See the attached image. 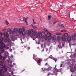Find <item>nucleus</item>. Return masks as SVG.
I'll use <instances>...</instances> for the list:
<instances>
[{
  "mask_svg": "<svg viewBox=\"0 0 76 76\" xmlns=\"http://www.w3.org/2000/svg\"><path fill=\"white\" fill-rule=\"evenodd\" d=\"M74 35L75 37H76V33H74Z\"/></svg>",
  "mask_w": 76,
  "mask_h": 76,
  "instance_id": "79ce46f5",
  "label": "nucleus"
},
{
  "mask_svg": "<svg viewBox=\"0 0 76 76\" xmlns=\"http://www.w3.org/2000/svg\"><path fill=\"white\" fill-rule=\"evenodd\" d=\"M53 21L52 20H50V21L49 23L50 24H52V23H53Z\"/></svg>",
  "mask_w": 76,
  "mask_h": 76,
  "instance_id": "72a5a7b5",
  "label": "nucleus"
},
{
  "mask_svg": "<svg viewBox=\"0 0 76 76\" xmlns=\"http://www.w3.org/2000/svg\"><path fill=\"white\" fill-rule=\"evenodd\" d=\"M43 32L44 34H45V32L43 31Z\"/></svg>",
  "mask_w": 76,
  "mask_h": 76,
  "instance_id": "e2e57ef3",
  "label": "nucleus"
},
{
  "mask_svg": "<svg viewBox=\"0 0 76 76\" xmlns=\"http://www.w3.org/2000/svg\"><path fill=\"white\" fill-rule=\"evenodd\" d=\"M49 58H51V59H53V56H52V55H50V56L49 57Z\"/></svg>",
  "mask_w": 76,
  "mask_h": 76,
  "instance_id": "7c9ffc66",
  "label": "nucleus"
},
{
  "mask_svg": "<svg viewBox=\"0 0 76 76\" xmlns=\"http://www.w3.org/2000/svg\"><path fill=\"white\" fill-rule=\"evenodd\" d=\"M37 31L35 30L33 32V31H31V29H29L28 33V36H29L30 35L31 37V38H33V40H35V39L34 38V37H33V35L34 36H35L37 35Z\"/></svg>",
  "mask_w": 76,
  "mask_h": 76,
  "instance_id": "f03ea898",
  "label": "nucleus"
},
{
  "mask_svg": "<svg viewBox=\"0 0 76 76\" xmlns=\"http://www.w3.org/2000/svg\"><path fill=\"white\" fill-rule=\"evenodd\" d=\"M57 39L58 40V41L59 42L60 41V38L59 36H58L57 37Z\"/></svg>",
  "mask_w": 76,
  "mask_h": 76,
  "instance_id": "aec40b11",
  "label": "nucleus"
},
{
  "mask_svg": "<svg viewBox=\"0 0 76 76\" xmlns=\"http://www.w3.org/2000/svg\"><path fill=\"white\" fill-rule=\"evenodd\" d=\"M58 47L59 48H62V46L61 45H58Z\"/></svg>",
  "mask_w": 76,
  "mask_h": 76,
  "instance_id": "cd10ccee",
  "label": "nucleus"
},
{
  "mask_svg": "<svg viewBox=\"0 0 76 76\" xmlns=\"http://www.w3.org/2000/svg\"><path fill=\"white\" fill-rule=\"evenodd\" d=\"M68 16H69L70 18V13H68Z\"/></svg>",
  "mask_w": 76,
  "mask_h": 76,
  "instance_id": "37998d69",
  "label": "nucleus"
},
{
  "mask_svg": "<svg viewBox=\"0 0 76 76\" xmlns=\"http://www.w3.org/2000/svg\"><path fill=\"white\" fill-rule=\"evenodd\" d=\"M3 74H4V73H3Z\"/></svg>",
  "mask_w": 76,
  "mask_h": 76,
  "instance_id": "774afa93",
  "label": "nucleus"
},
{
  "mask_svg": "<svg viewBox=\"0 0 76 76\" xmlns=\"http://www.w3.org/2000/svg\"><path fill=\"white\" fill-rule=\"evenodd\" d=\"M0 35L1 36V35H3V33L1 32H0Z\"/></svg>",
  "mask_w": 76,
  "mask_h": 76,
  "instance_id": "a19ab883",
  "label": "nucleus"
},
{
  "mask_svg": "<svg viewBox=\"0 0 76 76\" xmlns=\"http://www.w3.org/2000/svg\"><path fill=\"white\" fill-rule=\"evenodd\" d=\"M52 39L53 40H54V41H56V39H57V37L56 36H54L53 37Z\"/></svg>",
  "mask_w": 76,
  "mask_h": 76,
  "instance_id": "f3484780",
  "label": "nucleus"
},
{
  "mask_svg": "<svg viewBox=\"0 0 76 76\" xmlns=\"http://www.w3.org/2000/svg\"><path fill=\"white\" fill-rule=\"evenodd\" d=\"M56 22H57V20H56L53 23V25H55Z\"/></svg>",
  "mask_w": 76,
  "mask_h": 76,
  "instance_id": "f704fd0d",
  "label": "nucleus"
},
{
  "mask_svg": "<svg viewBox=\"0 0 76 76\" xmlns=\"http://www.w3.org/2000/svg\"><path fill=\"white\" fill-rule=\"evenodd\" d=\"M56 67L57 66L56 65L55 66V68H53V71H51L50 72H49L48 74L47 75V76H49L50 75H57V72H61V73L62 72V70H61V69L62 68H61L59 69H58L56 68Z\"/></svg>",
  "mask_w": 76,
  "mask_h": 76,
  "instance_id": "f257e3e1",
  "label": "nucleus"
},
{
  "mask_svg": "<svg viewBox=\"0 0 76 76\" xmlns=\"http://www.w3.org/2000/svg\"><path fill=\"white\" fill-rule=\"evenodd\" d=\"M67 31L64 30H63L62 31H61V32H66Z\"/></svg>",
  "mask_w": 76,
  "mask_h": 76,
  "instance_id": "473e14b6",
  "label": "nucleus"
},
{
  "mask_svg": "<svg viewBox=\"0 0 76 76\" xmlns=\"http://www.w3.org/2000/svg\"><path fill=\"white\" fill-rule=\"evenodd\" d=\"M5 30H5V29H4V30H3V31H5Z\"/></svg>",
  "mask_w": 76,
  "mask_h": 76,
  "instance_id": "052dcab7",
  "label": "nucleus"
},
{
  "mask_svg": "<svg viewBox=\"0 0 76 76\" xmlns=\"http://www.w3.org/2000/svg\"><path fill=\"white\" fill-rule=\"evenodd\" d=\"M37 44H40V43L39 42H38Z\"/></svg>",
  "mask_w": 76,
  "mask_h": 76,
  "instance_id": "5fc2aeb1",
  "label": "nucleus"
},
{
  "mask_svg": "<svg viewBox=\"0 0 76 76\" xmlns=\"http://www.w3.org/2000/svg\"><path fill=\"white\" fill-rule=\"evenodd\" d=\"M67 39L68 42H70V41H71V40L72 39L71 37L70 36H69L67 37Z\"/></svg>",
  "mask_w": 76,
  "mask_h": 76,
  "instance_id": "ddd939ff",
  "label": "nucleus"
},
{
  "mask_svg": "<svg viewBox=\"0 0 76 76\" xmlns=\"http://www.w3.org/2000/svg\"><path fill=\"white\" fill-rule=\"evenodd\" d=\"M62 40L63 41H66V38L64 37H62Z\"/></svg>",
  "mask_w": 76,
  "mask_h": 76,
  "instance_id": "a211bd4d",
  "label": "nucleus"
},
{
  "mask_svg": "<svg viewBox=\"0 0 76 76\" xmlns=\"http://www.w3.org/2000/svg\"><path fill=\"white\" fill-rule=\"evenodd\" d=\"M40 58H37L36 59H35V61H38V60L40 59Z\"/></svg>",
  "mask_w": 76,
  "mask_h": 76,
  "instance_id": "b1692460",
  "label": "nucleus"
},
{
  "mask_svg": "<svg viewBox=\"0 0 76 76\" xmlns=\"http://www.w3.org/2000/svg\"><path fill=\"white\" fill-rule=\"evenodd\" d=\"M31 27H33V25L31 24Z\"/></svg>",
  "mask_w": 76,
  "mask_h": 76,
  "instance_id": "6e6d98bb",
  "label": "nucleus"
},
{
  "mask_svg": "<svg viewBox=\"0 0 76 76\" xmlns=\"http://www.w3.org/2000/svg\"><path fill=\"white\" fill-rule=\"evenodd\" d=\"M44 31H45V32H48V30H47L46 29H44Z\"/></svg>",
  "mask_w": 76,
  "mask_h": 76,
  "instance_id": "58836bf2",
  "label": "nucleus"
},
{
  "mask_svg": "<svg viewBox=\"0 0 76 76\" xmlns=\"http://www.w3.org/2000/svg\"><path fill=\"white\" fill-rule=\"evenodd\" d=\"M4 47H5L4 44H2L1 45H0V49L2 53L4 52Z\"/></svg>",
  "mask_w": 76,
  "mask_h": 76,
  "instance_id": "20e7f679",
  "label": "nucleus"
},
{
  "mask_svg": "<svg viewBox=\"0 0 76 76\" xmlns=\"http://www.w3.org/2000/svg\"><path fill=\"white\" fill-rule=\"evenodd\" d=\"M39 37V38H42V37L43 38H44V36L42 37V33L40 32V33H38L36 35V37L38 38V37Z\"/></svg>",
  "mask_w": 76,
  "mask_h": 76,
  "instance_id": "39448f33",
  "label": "nucleus"
},
{
  "mask_svg": "<svg viewBox=\"0 0 76 76\" xmlns=\"http://www.w3.org/2000/svg\"><path fill=\"white\" fill-rule=\"evenodd\" d=\"M48 18L49 19V20H50L51 18V15H48Z\"/></svg>",
  "mask_w": 76,
  "mask_h": 76,
  "instance_id": "c85d7f7f",
  "label": "nucleus"
},
{
  "mask_svg": "<svg viewBox=\"0 0 76 76\" xmlns=\"http://www.w3.org/2000/svg\"><path fill=\"white\" fill-rule=\"evenodd\" d=\"M45 65H48V64L47 63H46L45 64Z\"/></svg>",
  "mask_w": 76,
  "mask_h": 76,
  "instance_id": "4d7b16f0",
  "label": "nucleus"
},
{
  "mask_svg": "<svg viewBox=\"0 0 76 76\" xmlns=\"http://www.w3.org/2000/svg\"><path fill=\"white\" fill-rule=\"evenodd\" d=\"M2 71H3L0 70V76L2 75Z\"/></svg>",
  "mask_w": 76,
  "mask_h": 76,
  "instance_id": "2f4dec72",
  "label": "nucleus"
},
{
  "mask_svg": "<svg viewBox=\"0 0 76 76\" xmlns=\"http://www.w3.org/2000/svg\"><path fill=\"white\" fill-rule=\"evenodd\" d=\"M28 19V17H27L26 18V20H27Z\"/></svg>",
  "mask_w": 76,
  "mask_h": 76,
  "instance_id": "864d4df0",
  "label": "nucleus"
},
{
  "mask_svg": "<svg viewBox=\"0 0 76 76\" xmlns=\"http://www.w3.org/2000/svg\"><path fill=\"white\" fill-rule=\"evenodd\" d=\"M46 51H48V49L46 48Z\"/></svg>",
  "mask_w": 76,
  "mask_h": 76,
  "instance_id": "680f3d73",
  "label": "nucleus"
},
{
  "mask_svg": "<svg viewBox=\"0 0 76 76\" xmlns=\"http://www.w3.org/2000/svg\"><path fill=\"white\" fill-rule=\"evenodd\" d=\"M15 63H13V66H14V65H15Z\"/></svg>",
  "mask_w": 76,
  "mask_h": 76,
  "instance_id": "bf43d9fd",
  "label": "nucleus"
},
{
  "mask_svg": "<svg viewBox=\"0 0 76 76\" xmlns=\"http://www.w3.org/2000/svg\"><path fill=\"white\" fill-rule=\"evenodd\" d=\"M14 31L15 33H17L18 32V29L17 28H15L14 29Z\"/></svg>",
  "mask_w": 76,
  "mask_h": 76,
  "instance_id": "2eb2a0df",
  "label": "nucleus"
},
{
  "mask_svg": "<svg viewBox=\"0 0 76 76\" xmlns=\"http://www.w3.org/2000/svg\"><path fill=\"white\" fill-rule=\"evenodd\" d=\"M51 38H52V36H51V35H49L48 37V40H50Z\"/></svg>",
  "mask_w": 76,
  "mask_h": 76,
  "instance_id": "dca6fc26",
  "label": "nucleus"
},
{
  "mask_svg": "<svg viewBox=\"0 0 76 76\" xmlns=\"http://www.w3.org/2000/svg\"><path fill=\"white\" fill-rule=\"evenodd\" d=\"M70 70L71 72H75V69L73 68H71Z\"/></svg>",
  "mask_w": 76,
  "mask_h": 76,
  "instance_id": "393cba45",
  "label": "nucleus"
},
{
  "mask_svg": "<svg viewBox=\"0 0 76 76\" xmlns=\"http://www.w3.org/2000/svg\"><path fill=\"white\" fill-rule=\"evenodd\" d=\"M4 69L5 72H7V69L5 68H4Z\"/></svg>",
  "mask_w": 76,
  "mask_h": 76,
  "instance_id": "c9c22d12",
  "label": "nucleus"
},
{
  "mask_svg": "<svg viewBox=\"0 0 76 76\" xmlns=\"http://www.w3.org/2000/svg\"><path fill=\"white\" fill-rule=\"evenodd\" d=\"M5 23H6V24H7V25H9V23L7 21H6L5 22Z\"/></svg>",
  "mask_w": 76,
  "mask_h": 76,
  "instance_id": "c756f323",
  "label": "nucleus"
},
{
  "mask_svg": "<svg viewBox=\"0 0 76 76\" xmlns=\"http://www.w3.org/2000/svg\"><path fill=\"white\" fill-rule=\"evenodd\" d=\"M22 29L21 28H20L19 30H18V32L19 33V34L21 35L22 34Z\"/></svg>",
  "mask_w": 76,
  "mask_h": 76,
  "instance_id": "f8f14e48",
  "label": "nucleus"
},
{
  "mask_svg": "<svg viewBox=\"0 0 76 76\" xmlns=\"http://www.w3.org/2000/svg\"><path fill=\"white\" fill-rule=\"evenodd\" d=\"M23 22H25L26 23V25H28V23L27 22V20H26V18H23Z\"/></svg>",
  "mask_w": 76,
  "mask_h": 76,
  "instance_id": "4468645a",
  "label": "nucleus"
},
{
  "mask_svg": "<svg viewBox=\"0 0 76 76\" xmlns=\"http://www.w3.org/2000/svg\"><path fill=\"white\" fill-rule=\"evenodd\" d=\"M56 35H60V33H56Z\"/></svg>",
  "mask_w": 76,
  "mask_h": 76,
  "instance_id": "e433bc0d",
  "label": "nucleus"
},
{
  "mask_svg": "<svg viewBox=\"0 0 76 76\" xmlns=\"http://www.w3.org/2000/svg\"><path fill=\"white\" fill-rule=\"evenodd\" d=\"M3 63L2 61H1L0 62V70L1 71H3L4 69H5L6 67L5 65L3 66Z\"/></svg>",
  "mask_w": 76,
  "mask_h": 76,
  "instance_id": "7ed1b4c3",
  "label": "nucleus"
},
{
  "mask_svg": "<svg viewBox=\"0 0 76 76\" xmlns=\"http://www.w3.org/2000/svg\"><path fill=\"white\" fill-rule=\"evenodd\" d=\"M52 59H53V60H54V61H55V62H56V61H57V59L56 58H53Z\"/></svg>",
  "mask_w": 76,
  "mask_h": 76,
  "instance_id": "a878e982",
  "label": "nucleus"
},
{
  "mask_svg": "<svg viewBox=\"0 0 76 76\" xmlns=\"http://www.w3.org/2000/svg\"><path fill=\"white\" fill-rule=\"evenodd\" d=\"M23 30L22 31V35H23V36H25V35H26V31H25V29H24V28H25V27H23Z\"/></svg>",
  "mask_w": 76,
  "mask_h": 76,
  "instance_id": "1a4fd4ad",
  "label": "nucleus"
},
{
  "mask_svg": "<svg viewBox=\"0 0 76 76\" xmlns=\"http://www.w3.org/2000/svg\"><path fill=\"white\" fill-rule=\"evenodd\" d=\"M5 34H6L5 33H3V35H4V36H5Z\"/></svg>",
  "mask_w": 76,
  "mask_h": 76,
  "instance_id": "3c124183",
  "label": "nucleus"
},
{
  "mask_svg": "<svg viewBox=\"0 0 76 76\" xmlns=\"http://www.w3.org/2000/svg\"><path fill=\"white\" fill-rule=\"evenodd\" d=\"M45 39L46 40H47V39H48V36L47 35H45Z\"/></svg>",
  "mask_w": 76,
  "mask_h": 76,
  "instance_id": "6ab92c4d",
  "label": "nucleus"
},
{
  "mask_svg": "<svg viewBox=\"0 0 76 76\" xmlns=\"http://www.w3.org/2000/svg\"><path fill=\"white\" fill-rule=\"evenodd\" d=\"M13 66V65H11V67H12Z\"/></svg>",
  "mask_w": 76,
  "mask_h": 76,
  "instance_id": "13d9d810",
  "label": "nucleus"
},
{
  "mask_svg": "<svg viewBox=\"0 0 76 76\" xmlns=\"http://www.w3.org/2000/svg\"><path fill=\"white\" fill-rule=\"evenodd\" d=\"M37 26H34L33 28H34V29H35L36 28H37Z\"/></svg>",
  "mask_w": 76,
  "mask_h": 76,
  "instance_id": "ea45409f",
  "label": "nucleus"
},
{
  "mask_svg": "<svg viewBox=\"0 0 76 76\" xmlns=\"http://www.w3.org/2000/svg\"><path fill=\"white\" fill-rule=\"evenodd\" d=\"M36 57H37V55H34L33 58V59H34V60H35L36 59L35 58H36Z\"/></svg>",
  "mask_w": 76,
  "mask_h": 76,
  "instance_id": "412c9836",
  "label": "nucleus"
},
{
  "mask_svg": "<svg viewBox=\"0 0 76 76\" xmlns=\"http://www.w3.org/2000/svg\"><path fill=\"white\" fill-rule=\"evenodd\" d=\"M11 57H12V58H13V56H12Z\"/></svg>",
  "mask_w": 76,
  "mask_h": 76,
  "instance_id": "0e129e2a",
  "label": "nucleus"
},
{
  "mask_svg": "<svg viewBox=\"0 0 76 76\" xmlns=\"http://www.w3.org/2000/svg\"><path fill=\"white\" fill-rule=\"evenodd\" d=\"M59 26H60V27H61V28H63L64 27V25L61 24L59 25Z\"/></svg>",
  "mask_w": 76,
  "mask_h": 76,
  "instance_id": "5701e85b",
  "label": "nucleus"
},
{
  "mask_svg": "<svg viewBox=\"0 0 76 76\" xmlns=\"http://www.w3.org/2000/svg\"><path fill=\"white\" fill-rule=\"evenodd\" d=\"M62 66H63V64H61V66H60V67H62Z\"/></svg>",
  "mask_w": 76,
  "mask_h": 76,
  "instance_id": "09e8293b",
  "label": "nucleus"
},
{
  "mask_svg": "<svg viewBox=\"0 0 76 76\" xmlns=\"http://www.w3.org/2000/svg\"><path fill=\"white\" fill-rule=\"evenodd\" d=\"M11 74L12 75H13V72H11Z\"/></svg>",
  "mask_w": 76,
  "mask_h": 76,
  "instance_id": "a18cd8bd",
  "label": "nucleus"
},
{
  "mask_svg": "<svg viewBox=\"0 0 76 76\" xmlns=\"http://www.w3.org/2000/svg\"><path fill=\"white\" fill-rule=\"evenodd\" d=\"M69 45H70V43H69Z\"/></svg>",
  "mask_w": 76,
  "mask_h": 76,
  "instance_id": "338daca9",
  "label": "nucleus"
},
{
  "mask_svg": "<svg viewBox=\"0 0 76 76\" xmlns=\"http://www.w3.org/2000/svg\"><path fill=\"white\" fill-rule=\"evenodd\" d=\"M41 61H42V59H40V58L39 59L37 62V63H38V64L39 66L41 65Z\"/></svg>",
  "mask_w": 76,
  "mask_h": 76,
  "instance_id": "9b49d317",
  "label": "nucleus"
},
{
  "mask_svg": "<svg viewBox=\"0 0 76 76\" xmlns=\"http://www.w3.org/2000/svg\"><path fill=\"white\" fill-rule=\"evenodd\" d=\"M47 34L48 35V34L49 35H51V34L50 33H48Z\"/></svg>",
  "mask_w": 76,
  "mask_h": 76,
  "instance_id": "c03bdc74",
  "label": "nucleus"
},
{
  "mask_svg": "<svg viewBox=\"0 0 76 76\" xmlns=\"http://www.w3.org/2000/svg\"><path fill=\"white\" fill-rule=\"evenodd\" d=\"M33 24H34V25L36 24V22H35V21H34V20L33 19Z\"/></svg>",
  "mask_w": 76,
  "mask_h": 76,
  "instance_id": "4c0bfd02",
  "label": "nucleus"
},
{
  "mask_svg": "<svg viewBox=\"0 0 76 76\" xmlns=\"http://www.w3.org/2000/svg\"><path fill=\"white\" fill-rule=\"evenodd\" d=\"M48 58H47V59H45V61H47V60H48Z\"/></svg>",
  "mask_w": 76,
  "mask_h": 76,
  "instance_id": "49530a36",
  "label": "nucleus"
},
{
  "mask_svg": "<svg viewBox=\"0 0 76 76\" xmlns=\"http://www.w3.org/2000/svg\"><path fill=\"white\" fill-rule=\"evenodd\" d=\"M71 37H72V38L73 40L74 39H75V37L74 35H72Z\"/></svg>",
  "mask_w": 76,
  "mask_h": 76,
  "instance_id": "4be33fe9",
  "label": "nucleus"
},
{
  "mask_svg": "<svg viewBox=\"0 0 76 76\" xmlns=\"http://www.w3.org/2000/svg\"><path fill=\"white\" fill-rule=\"evenodd\" d=\"M64 37H67L68 36V33H65L64 35Z\"/></svg>",
  "mask_w": 76,
  "mask_h": 76,
  "instance_id": "bb28decb",
  "label": "nucleus"
},
{
  "mask_svg": "<svg viewBox=\"0 0 76 76\" xmlns=\"http://www.w3.org/2000/svg\"><path fill=\"white\" fill-rule=\"evenodd\" d=\"M3 38L2 37H0V45H1L2 44H4L3 42Z\"/></svg>",
  "mask_w": 76,
  "mask_h": 76,
  "instance_id": "9d476101",
  "label": "nucleus"
},
{
  "mask_svg": "<svg viewBox=\"0 0 76 76\" xmlns=\"http://www.w3.org/2000/svg\"><path fill=\"white\" fill-rule=\"evenodd\" d=\"M53 69V68H52L51 66H49L48 69L44 68V70H43L44 71H49V70H54V69Z\"/></svg>",
  "mask_w": 76,
  "mask_h": 76,
  "instance_id": "6e6552de",
  "label": "nucleus"
},
{
  "mask_svg": "<svg viewBox=\"0 0 76 76\" xmlns=\"http://www.w3.org/2000/svg\"><path fill=\"white\" fill-rule=\"evenodd\" d=\"M3 40L4 42H10V39L9 38H6V37H4L3 38Z\"/></svg>",
  "mask_w": 76,
  "mask_h": 76,
  "instance_id": "0eeeda50",
  "label": "nucleus"
},
{
  "mask_svg": "<svg viewBox=\"0 0 76 76\" xmlns=\"http://www.w3.org/2000/svg\"><path fill=\"white\" fill-rule=\"evenodd\" d=\"M42 70H43V71H44V68H42Z\"/></svg>",
  "mask_w": 76,
  "mask_h": 76,
  "instance_id": "8fccbe9b",
  "label": "nucleus"
},
{
  "mask_svg": "<svg viewBox=\"0 0 76 76\" xmlns=\"http://www.w3.org/2000/svg\"><path fill=\"white\" fill-rule=\"evenodd\" d=\"M42 51H44V49H43V50H42Z\"/></svg>",
  "mask_w": 76,
  "mask_h": 76,
  "instance_id": "69168bd1",
  "label": "nucleus"
},
{
  "mask_svg": "<svg viewBox=\"0 0 76 76\" xmlns=\"http://www.w3.org/2000/svg\"><path fill=\"white\" fill-rule=\"evenodd\" d=\"M10 51H12V49H10Z\"/></svg>",
  "mask_w": 76,
  "mask_h": 76,
  "instance_id": "603ef678",
  "label": "nucleus"
},
{
  "mask_svg": "<svg viewBox=\"0 0 76 76\" xmlns=\"http://www.w3.org/2000/svg\"><path fill=\"white\" fill-rule=\"evenodd\" d=\"M7 33L6 34V37L7 38V37H9V34H10L12 33V31L11 30V29L10 28H8L7 29Z\"/></svg>",
  "mask_w": 76,
  "mask_h": 76,
  "instance_id": "423d86ee",
  "label": "nucleus"
},
{
  "mask_svg": "<svg viewBox=\"0 0 76 76\" xmlns=\"http://www.w3.org/2000/svg\"><path fill=\"white\" fill-rule=\"evenodd\" d=\"M10 64H12V61H10Z\"/></svg>",
  "mask_w": 76,
  "mask_h": 76,
  "instance_id": "de8ad7c7",
  "label": "nucleus"
}]
</instances>
